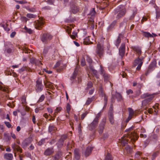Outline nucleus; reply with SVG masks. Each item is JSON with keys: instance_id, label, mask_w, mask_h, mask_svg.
I'll list each match as a JSON object with an SVG mask.
<instances>
[{"instance_id": "f257e3e1", "label": "nucleus", "mask_w": 160, "mask_h": 160, "mask_svg": "<svg viewBox=\"0 0 160 160\" xmlns=\"http://www.w3.org/2000/svg\"><path fill=\"white\" fill-rule=\"evenodd\" d=\"M126 13V10L124 6L120 5L114 10L115 14L116 15V18L119 19L124 16Z\"/></svg>"}, {"instance_id": "f03ea898", "label": "nucleus", "mask_w": 160, "mask_h": 160, "mask_svg": "<svg viewBox=\"0 0 160 160\" xmlns=\"http://www.w3.org/2000/svg\"><path fill=\"white\" fill-rule=\"evenodd\" d=\"M141 97L142 99L147 98L142 102V105L144 106L148 104L153 99L154 96L152 95H151L148 93H146L141 95Z\"/></svg>"}, {"instance_id": "7ed1b4c3", "label": "nucleus", "mask_w": 160, "mask_h": 160, "mask_svg": "<svg viewBox=\"0 0 160 160\" xmlns=\"http://www.w3.org/2000/svg\"><path fill=\"white\" fill-rule=\"evenodd\" d=\"M100 116V113H98L92 122L89 125L88 127L89 129L91 130H93L96 127L98 123V119Z\"/></svg>"}, {"instance_id": "20e7f679", "label": "nucleus", "mask_w": 160, "mask_h": 160, "mask_svg": "<svg viewBox=\"0 0 160 160\" xmlns=\"http://www.w3.org/2000/svg\"><path fill=\"white\" fill-rule=\"evenodd\" d=\"M96 53L100 57H101L104 53V48L102 44L98 43L96 49Z\"/></svg>"}, {"instance_id": "39448f33", "label": "nucleus", "mask_w": 160, "mask_h": 160, "mask_svg": "<svg viewBox=\"0 0 160 160\" xmlns=\"http://www.w3.org/2000/svg\"><path fill=\"white\" fill-rule=\"evenodd\" d=\"M133 127H131L129 128L126 129L125 130V132H129L131 131L133 129ZM128 137H129L130 138H131V140H133V141H135L138 139L137 137L136 133L134 132H129V133H128Z\"/></svg>"}, {"instance_id": "423d86ee", "label": "nucleus", "mask_w": 160, "mask_h": 160, "mask_svg": "<svg viewBox=\"0 0 160 160\" xmlns=\"http://www.w3.org/2000/svg\"><path fill=\"white\" fill-rule=\"evenodd\" d=\"M143 59H140L138 58L136 59L133 63V65L134 67H136L138 66L136 68L137 70H139L141 69V67L142 65L143 62L142 61Z\"/></svg>"}, {"instance_id": "0eeeda50", "label": "nucleus", "mask_w": 160, "mask_h": 160, "mask_svg": "<svg viewBox=\"0 0 160 160\" xmlns=\"http://www.w3.org/2000/svg\"><path fill=\"white\" fill-rule=\"evenodd\" d=\"M156 64L157 62L155 60L153 61L151 63L148 67L147 72L145 73L146 75H147L150 72L155 69L156 67Z\"/></svg>"}, {"instance_id": "6e6552de", "label": "nucleus", "mask_w": 160, "mask_h": 160, "mask_svg": "<svg viewBox=\"0 0 160 160\" xmlns=\"http://www.w3.org/2000/svg\"><path fill=\"white\" fill-rule=\"evenodd\" d=\"M36 83V91L37 92H40L42 90L43 86L42 84V81L39 80H37Z\"/></svg>"}, {"instance_id": "1a4fd4ad", "label": "nucleus", "mask_w": 160, "mask_h": 160, "mask_svg": "<svg viewBox=\"0 0 160 160\" xmlns=\"http://www.w3.org/2000/svg\"><path fill=\"white\" fill-rule=\"evenodd\" d=\"M100 73L102 75L103 77L105 82H107L109 80L110 76L108 74L106 73L104 70L102 68L101 66H100Z\"/></svg>"}, {"instance_id": "9d476101", "label": "nucleus", "mask_w": 160, "mask_h": 160, "mask_svg": "<svg viewBox=\"0 0 160 160\" xmlns=\"http://www.w3.org/2000/svg\"><path fill=\"white\" fill-rule=\"evenodd\" d=\"M106 122V120L105 119H103L100 123L99 127L98 132L99 134H102L104 129L105 125Z\"/></svg>"}, {"instance_id": "9b49d317", "label": "nucleus", "mask_w": 160, "mask_h": 160, "mask_svg": "<svg viewBox=\"0 0 160 160\" xmlns=\"http://www.w3.org/2000/svg\"><path fill=\"white\" fill-rule=\"evenodd\" d=\"M52 38V36L49 34H44L42 37L41 40L43 42H45L47 40H50Z\"/></svg>"}, {"instance_id": "f8f14e48", "label": "nucleus", "mask_w": 160, "mask_h": 160, "mask_svg": "<svg viewBox=\"0 0 160 160\" xmlns=\"http://www.w3.org/2000/svg\"><path fill=\"white\" fill-rule=\"evenodd\" d=\"M125 51V44L124 43H122L119 49V54L122 57L124 55Z\"/></svg>"}, {"instance_id": "ddd939ff", "label": "nucleus", "mask_w": 160, "mask_h": 160, "mask_svg": "<svg viewBox=\"0 0 160 160\" xmlns=\"http://www.w3.org/2000/svg\"><path fill=\"white\" fill-rule=\"evenodd\" d=\"M112 108L111 106L110 107V110L109 111V119L110 123L112 124L114 123V121L113 119V115L112 112Z\"/></svg>"}, {"instance_id": "4468645a", "label": "nucleus", "mask_w": 160, "mask_h": 160, "mask_svg": "<svg viewBox=\"0 0 160 160\" xmlns=\"http://www.w3.org/2000/svg\"><path fill=\"white\" fill-rule=\"evenodd\" d=\"M129 115V116L127 120V122H128L135 115V112L132 108H128Z\"/></svg>"}, {"instance_id": "2eb2a0df", "label": "nucleus", "mask_w": 160, "mask_h": 160, "mask_svg": "<svg viewBox=\"0 0 160 160\" xmlns=\"http://www.w3.org/2000/svg\"><path fill=\"white\" fill-rule=\"evenodd\" d=\"M143 35L145 37L148 38H152L153 37H155L157 36V35L156 34L153 33H152V34H151L149 32H143Z\"/></svg>"}, {"instance_id": "dca6fc26", "label": "nucleus", "mask_w": 160, "mask_h": 160, "mask_svg": "<svg viewBox=\"0 0 160 160\" xmlns=\"http://www.w3.org/2000/svg\"><path fill=\"white\" fill-rule=\"evenodd\" d=\"M101 92H100V95L102 97H104V105L103 106V108H104L106 107V105L107 104V98L106 96L104 93L103 92L102 90H101V89L100 90Z\"/></svg>"}, {"instance_id": "f3484780", "label": "nucleus", "mask_w": 160, "mask_h": 160, "mask_svg": "<svg viewBox=\"0 0 160 160\" xmlns=\"http://www.w3.org/2000/svg\"><path fill=\"white\" fill-rule=\"evenodd\" d=\"M44 22L41 20H38L36 22V27L38 29H40V27L44 24Z\"/></svg>"}, {"instance_id": "a211bd4d", "label": "nucleus", "mask_w": 160, "mask_h": 160, "mask_svg": "<svg viewBox=\"0 0 160 160\" xmlns=\"http://www.w3.org/2000/svg\"><path fill=\"white\" fill-rule=\"evenodd\" d=\"M92 150V148L91 147H88L85 151L84 153V155L85 157H87L89 156L91 154Z\"/></svg>"}, {"instance_id": "6ab92c4d", "label": "nucleus", "mask_w": 160, "mask_h": 160, "mask_svg": "<svg viewBox=\"0 0 160 160\" xmlns=\"http://www.w3.org/2000/svg\"><path fill=\"white\" fill-rule=\"evenodd\" d=\"M53 152V148H48L45 151L44 154L45 155H49Z\"/></svg>"}, {"instance_id": "aec40b11", "label": "nucleus", "mask_w": 160, "mask_h": 160, "mask_svg": "<svg viewBox=\"0 0 160 160\" xmlns=\"http://www.w3.org/2000/svg\"><path fill=\"white\" fill-rule=\"evenodd\" d=\"M132 50L136 52L138 55H140L141 53V49L140 48L136 46H133L132 47Z\"/></svg>"}, {"instance_id": "412c9836", "label": "nucleus", "mask_w": 160, "mask_h": 160, "mask_svg": "<svg viewBox=\"0 0 160 160\" xmlns=\"http://www.w3.org/2000/svg\"><path fill=\"white\" fill-rule=\"evenodd\" d=\"M75 158L77 160H78L80 158L79 150L78 149H75L74 151Z\"/></svg>"}, {"instance_id": "4be33fe9", "label": "nucleus", "mask_w": 160, "mask_h": 160, "mask_svg": "<svg viewBox=\"0 0 160 160\" xmlns=\"http://www.w3.org/2000/svg\"><path fill=\"white\" fill-rule=\"evenodd\" d=\"M4 158L6 159L11 160L13 158V155L11 153H6L4 155Z\"/></svg>"}, {"instance_id": "5701e85b", "label": "nucleus", "mask_w": 160, "mask_h": 160, "mask_svg": "<svg viewBox=\"0 0 160 160\" xmlns=\"http://www.w3.org/2000/svg\"><path fill=\"white\" fill-rule=\"evenodd\" d=\"M90 68L92 72L95 75V76L97 78H99V76L98 74L97 71L94 69L93 67L92 66L90 67Z\"/></svg>"}, {"instance_id": "b1692460", "label": "nucleus", "mask_w": 160, "mask_h": 160, "mask_svg": "<svg viewBox=\"0 0 160 160\" xmlns=\"http://www.w3.org/2000/svg\"><path fill=\"white\" fill-rule=\"evenodd\" d=\"M30 62L32 63H35L36 65H39L40 64H41L40 61H37L34 58H31L30 60Z\"/></svg>"}, {"instance_id": "393cba45", "label": "nucleus", "mask_w": 160, "mask_h": 160, "mask_svg": "<svg viewBox=\"0 0 160 160\" xmlns=\"http://www.w3.org/2000/svg\"><path fill=\"white\" fill-rule=\"evenodd\" d=\"M62 110V108L61 107H58L56 108L53 114V116L55 117L57 114L59 112Z\"/></svg>"}, {"instance_id": "a878e982", "label": "nucleus", "mask_w": 160, "mask_h": 160, "mask_svg": "<svg viewBox=\"0 0 160 160\" xmlns=\"http://www.w3.org/2000/svg\"><path fill=\"white\" fill-rule=\"evenodd\" d=\"M79 67L78 66H77L75 68L74 72H73V75L72 76V78H74L77 75L78 73V70Z\"/></svg>"}, {"instance_id": "bb28decb", "label": "nucleus", "mask_w": 160, "mask_h": 160, "mask_svg": "<svg viewBox=\"0 0 160 160\" xmlns=\"http://www.w3.org/2000/svg\"><path fill=\"white\" fill-rule=\"evenodd\" d=\"M12 49L10 48H6L4 50V53L6 55L7 54H10L12 52Z\"/></svg>"}, {"instance_id": "cd10ccee", "label": "nucleus", "mask_w": 160, "mask_h": 160, "mask_svg": "<svg viewBox=\"0 0 160 160\" xmlns=\"http://www.w3.org/2000/svg\"><path fill=\"white\" fill-rule=\"evenodd\" d=\"M63 137H62V138H63ZM63 140H62V138L60 139L59 141L58 142V143H57L58 147H60L61 146H62L63 144Z\"/></svg>"}, {"instance_id": "c85d7f7f", "label": "nucleus", "mask_w": 160, "mask_h": 160, "mask_svg": "<svg viewBox=\"0 0 160 160\" xmlns=\"http://www.w3.org/2000/svg\"><path fill=\"white\" fill-rule=\"evenodd\" d=\"M94 99V97H92L91 98H88L86 102V103H85L86 105H89Z\"/></svg>"}, {"instance_id": "c756f323", "label": "nucleus", "mask_w": 160, "mask_h": 160, "mask_svg": "<svg viewBox=\"0 0 160 160\" xmlns=\"http://www.w3.org/2000/svg\"><path fill=\"white\" fill-rule=\"evenodd\" d=\"M116 96L118 100L120 101L122 99V98L121 95L119 93H116Z\"/></svg>"}, {"instance_id": "7c9ffc66", "label": "nucleus", "mask_w": 160, "mask_h": 160, "mask_svg": "<svg viewBox=\"0 0 160 160\" xmlns=\"http://www.w3.org/2000/svg\"><path fill=\"white\" fill-rule=\"evenodd\" d=\"M116 23V22L115 21L113 22L112 23L110 24V25L108 27V30L112 28L115 26V24Z\"/></svg>"}, {"instance_id": "2f4dec72", "label": "nucleus", "mask_w": 160, "mask_h": 160, "mask_svg": "<svg viewBox=\"0 0 160 160\" xmlns=\"http://www.w3.org/2000/svg\"><path fill=\"white\" fill-rule=\"evenodd\" d=\"M77 32L76 31H74L72 32V35H71V38L73 39H75L77 36Z\"/></svg>"}, {"instance_id": "473e14b6", "label": "nucleus", "mask_w": 160, "mask_h": 160, "mask_svg": "<svg viewBox=\"0 0 160 160\" xmlns=\"http://www.w3.org/2000/svg\"><path fill=\"white\" fill-rule=\"evenodd\" d=\"M27 17L29 18H34L36 17V15L28 13L27 15Z\"/></svg>"}, {"instance_id": "72a5a7b5", "label": "nucleus", "mask_w": 160, "mask_h": 160, "mask_svg": "<svg viewBox=\"0 0 160 160\" xmlns=\"http://www.w3.org/2000/svg\"><path fill=\"white\" fill-rule=\"evenodd\" d=\"M121 42V38L119 36L118 37L116 41L115 42V45L116 46L118 47L119 46V43Z\"/></svg>"}, {"instance_id": "f704fd0d", "label": "nucleus", "mask_w": 160, "mask_h": 160, "mask_svg": "<svg viewBox=\"0 0 160 160\" xmlns=\"http://www.w3.org/2000/svg\"><path fill=\"white\" fill-rule=\"evenodd\" d=\"M55 128L52 125L50 126L49 127V131L50 132H52L53 131H55Z\"/></svg>"}, {"instance_id": "c9c22d12", "label": "nucleus", "mask_w": 160, "mask_h": 160, "mask_svg": "<svg viewBox=\"0 0 160 160\" xmlns=\"http://www.w3.org/2000/svg\"><path fill=\"white\" fill-rule=\"evenodd\" d=\"M78 11V8L76 6H74L72 9V12L75 14L77 13V12Z\"/></svg>"}, {"instance_id": "e433bc0d", "label": "nucleus", "mask_w": 160, "mask_h": 160, "mask_svg": "<svg viewBox=\"0 0 160 160\" xmlns=\"http://www.w3.org/2000/svg\"><path fill=\"white\" fill-rule=\"evenodd\" d=\"M88 112L87 111H86L85 112L82 113V115L81 117V119L82 120H83L84 118L86 116L88 113Z\"/></svg>"}, {"instance_id": "4c0bfd02", "label": "nucleus", "mask_w": 160, "mask_h": 160, "mask_svg": "<svg viewBox=\"0 0 160 160\" xmlns=\"http://www.w3.org/2000/svg\"><path fill=\"white\" fill-rule=\"evenodd\" d=\"M45 98V96L44 95H42L39 98L38 102H42L43 101Z\"/></svg>"}, {"instance_id": "58836bf2", "label": "nucleus", "mask_w": 160, "mask_h": 160, "mask_svg": "<svg viewBox=\"0 0 160 160\" xmlns=\"http://www.w3.org/2000/svg\"><path fill=\"white\" fill-rule=\"evenodd\" d=\"M89 37H86L84 39V44H88V42L89 41Z\"/></svg>"}, {"instance_id": "ea45409f", "label": "nucleus", "mask_w": 160, "mask_h": 160, "mask_svg": "<svg viewBox=\"0 0 160 160\" xmlns=\"http://www.w3.org/2000/svg\"><path fill=\"white\" fill-rule=\"evenodd\" d=\"M71 109V107L69 104H68L66 107L67 111L68 113H69Z\"/></svg>"}, {"instance_id": "a19ab883", "label": "nucleus", "mask_w": 160, "mask_h": 160, "mask_svg": "<svg viewBox=\"0 0 160 160\" xmlns=\"http://www.w3.org/2000/svg\"><path fill=\"white\" fill-rule=\"evenodd\" d=\"M92 83L91 82H88L87 84V88L88 89L92 88Z\"/></svg>"}, {"instance_id": "79ce46f5", "label": "nucleus", "mask_w": 160, "mask_h": 160, "mask_svg": "<svg viewBox=\"0 0 160 160\" xmlns=\"http://www.w3.org/2000/svg\"><path fill=\"white\" fill-rule=\"evenodd\" d=\"M45 139V138H43L42 139L41 141L38 142V145H41L44 142Z\"/></svg>"}, {"instance_id": "37998d69", "label": "nucleus", "mask_w": 160, "mask_h": 160, "mask_svg": "<svg viewBox=\"0 0 160 160\" xmlns=\"http://www.w3.org/2000/svg\"><path fill=\"white\" fill-rule=\"evenodd\" d=\"M105 160H112L111 158V156L109 154L107 155Z\"/></svg>"}, {"instance_id": "c03bdc74", "label": "nucleus", "mask_w": 160, "mask_h": 160, "mask_svg": "<svg viewBox=\"0 0 160 160\" xmlns=\"http://www.w3.org/2000/svg\"><path fill=\"white\" fill-rule=\"evenodd\" d=\"M25 29L26 31L29 34L32 33V31L31 29L28 28L26 27H25Z\"/></svg>"}, {"instance_id": "a18cd8bd", "label": "nucleus", "mask_w": 160, "mask_h": 160, "mask_svg": "<svg viewBox=\"0 0 160 160\" xmlns=\"http://www.w3.org/2000/svg\"><path fill=\"white\" fill-rule=\"evenodd\" d=\"M137 12V11L136 9L135 8L134 9V11L133 12L132 15L130 17V19H132L134 18L135 15L136 14Z\"/></svg>"}, {"instance_id": "49530a36", "label": "nucleus", "mask_w": 160, "mask_h": 160, "mask_svg": "<svg viewBox=\"0 0 160 160\" xmlns=\"http://www.w3.org/2000/svg\"><path fill=\"white\" fill-rule=\"evenodd\" d=\"M95 14V11L94 8H93L90 12V14L91 16H93Z\"/></svg>"}, {"instance_id": "de8ad7c7", "label": "nucleus", "mask_w": 160, "mask_h": 160, "mask_svg": "<svg viewBox=\"0 0 160 160\" xmlns=\"http://www.w3.org/2000/svg\"><path fill=\"white\" fill-rule=\"evenodd\" d=\"M87 61L88 62V63L90 64V65L91 66V64L92 62V60L91 58L89 57H87ZM91 66H90V67Z\"/></svg>"}, {"instance_id": "09e8293b", "label": "nucleus", "mask_w": 160, "mask_h": 160, "mask_svg": "<svg viewBox=\"0 0 160 160\" xmlns=\"http://www.w3.org/2000/svg\"><path fill=\"white\" fill-rule=\"evenodd\" d=\"M4 123L8 128H10L11 127V125L9 122H5Z\"/></svg>"}, {"instance_id": "8fccbe9b", "label": "nucleus", "mask_w": 160, "mask_h": 160, "mask_svg": "<svg viewBox=\"0 0 160 160\" xmlns=\"http://www.w3.org/2000/svg\"><path fill=\"white\" fill-rule=\"evenodd\" d=\"M21 101L22 103L25 104L26 103V98L25 97H22V98Z\"/></svg>"}, {"instance_id": "3c124183", "label": "nucleus", "mask_w": 160, "mask_h": 160, "mask_svg": "<svg viewBox=\"0 0 160 160\" xmlns=\"http://www.w3.org/2000/svg\"><path fill=\"white\" fill-rule=\"evenodd\" d=\"M126 92L127 94H132L133 93V91L131 89H129L127 90Z\"/></svg>"}, {"instance_id": "603ef678", "label": "nucleus", "mask_w": 160, "mask_h": 160, "mask_svg": "<svg viewBox=\"0 0 160 160\" xmlns=\"http://www.w3.org/2000/svg\"><path fill=\"white\" fill-rule=\"evenodd\" d=\"M27 9L31 12H34L35 11V8H27Z\"/></svg>"}, {"instance_id": "864d4df0", "label": "nucleus", "mask_w": 160, "mask_h": 160, "mask_svg": "<svg viewBox=\"0 0 160 160\" xmlns=\"http://www.w3.org/2000/svg\"><path fill=\"white\" fill-rule=\"evenodd\" d=\"M12 148L14 150H15L16 149H17V150L18 151H19L18 149L17 148H16V145L15 143L12 144Z\"/></svg>"}, {"instance_id": "5fc2aeb1", "label": "nucleus", "mask_w": 160, "mask_h": 160, "mask_svg": "<svg viewBox=\"0 0 160 160\" xmlns=\"http://www.w3.org/2000/svg\"><path fill=\"white\" fill-rule=\"evenodd\" d=\"M60 62H57V63H56V64H55V66H54V67L55 68H56L58 67V66H59L60 65Z\"/></svg>"}, {"instance_id": "6e6d98bb", "label": "nucleus", "mask_w": 160, "mask_h": 160, "mask_svg": "<svg viewBox=\"0 0 160 160\" xmlns=\"http://www.w3.org/2000/svg\"><path fill=\"white\" fill-rule=\"evenodd\" d=\"M16 33L15 32H12L10 35V37L12 38H13L16 35Z\"/></svg>"}, {"instance_id": "4d7b16f0", "label": "nucleus", "mask_w": 160, "mask_h": 160, "mask_svg": "<svg viewBox=\"0 0 160 160\" xmlns=\"http://www.w3.org/2000/svg\"><path fill=\"white\" fill-rule=\"evenodd\" d=\"M47 109L49 113H52L53 110L51 108H48Z\"/></svg>"}, {"instance_id": "13d9d810", "label": "nucleus", "mask_w": 160, "mask_h": 160, "mask_svg": "<svg viewBox=\"0 0 160 160\" xmlns=\"http://www.w3.org/2000/svg\"><path fill=\"white\" fill-rule=\"evenodd\" d=\"M153 110L152 108H149L148 109V112L150 114H152L153 112Z\"/></svg>"}, {"instance_id": "bf43d9fd", "label": "nucleus", "mask_w": 160, "mask_h": 160, "mask_svg": "<svg viewBox=\"0 0 160 160\" xmlns=\"http://www.w3.org/2000/svg\"><path fill=\"white\" fill-rule=\"evenodd\" d=\"M81 64L82 66H84L85 65V62L84 59H82V60Z\"/></svg>"}, {"instance_id": "052dcab7", "label": "nucleus", "mask_w": 160, "mask_h": 160, "mask_svg": "<svg viewBox=\"0 0 160 160\" xmlns=\"http://www.w3.org/2000/svg\"><path fill=\"white\" fill-rule=\"evenodd\" d=\"M140 137L141 138H146L147 137V135L145 134H140Z\"/></svg>"}, {"instance_id": "680f3d73", "label": "nucleus", "mask_w": 160, "mask_h": 160, "mask_svg": "<svg viewBox=\"0 0 160 160\" xmlns=\"http://www.w3.org/2000/svg\"><path fill=\"white\" fill-rule=\"evenodd\" d=\"M44 70L46 72H47V73H48V74H51V73H52V71H48L47 70H46V69H44Z\"/></svg>"}, {"instance_id": "e2e57ef3", "label": "nucleus", "mask_w": 160, "mask_h": 160, "mask_svg": "<svg viewBox=\"0 0 160 160\" xmlns=\"http://www.w3.org/2000/svg\"><path fill=\"white\" fill-rule=\"evenodd\" d=\"M60 157V156L59 154H56L54 156V158L55 160L58 159Z\"/></svg>"}, {"instance_id": "0e129e2a", "label": "nucleus", "mask_w": 160, "mask_h": 160, "mask_svg": "<svg viewBox=\"0 0 160 160\" xmlns=\"http://www.w3.org/2000/svg\"><path fill=\"white\" fill-rule=\"evenodd\" d=\"M26 3L27 2L24 0L20 1V2H19V3L21 4H24Z\"/></svg>"}, {"instance_id": "69168bd1", "label": "nucleus", "mask_w": 160, "mask_h": 160, "mask_svg": "<svg viewBox=\"0 0 160 160\" xmlns=\"http://www.w3.org/2000/svg\"><path fill=\"white\" fill-rule=\"evenodd\" d=\"M94 89L91 90L89 91V94L90 95L92 94H93V92H94Z\"/></svg>"}, {"instance_id": "338daca9", "label": "nucleus", "mask_w": 160, "mask_h": 160, "mask_svg": "<svg viewBox=\"0 0 160 160\" xmlns=\"http://www.w3.org/2000/svg\"><path fill=\"white\" fill-rule=\"evenodd\" d=\"M54 1V0H48V2L50 4H52Z\"/></svg>"}, {"instance_id": "774afa93", "label": "nucleus", "mask_w": 160, "mask_h": 160, "mask_svg": "<svg viewBox=\"0 0 160 160\" xmlns=\"http://www.w3.org/2000/svg\"><path fill=\"white\" fill-rule=\"evenodd\" d=\"M73 43L76 45V46L78 47L79 46V44L77 42L74 41Z\"/></svg>"}]
</instances>
